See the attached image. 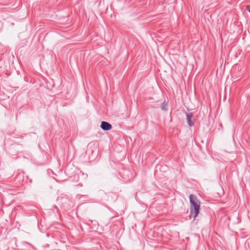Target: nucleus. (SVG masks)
Wrapping results in <instances>:
<instances>
[{
	"label": "nucleus",
	"instance_id": "obj_2",
	"mask_svg": "<svg viewBox=\"0 0 250 250\" xmlns=\"http://www.w3.org/2000/svg\"><path fill=\"white\" fill-rule=\"evenodd\" d=\"M186 117L188 125L190 127L193 126L194 122V118L193 117V113L191 112L187 113L186 115Z\"/></svg>",
	"mask_w": 250,
	"mask_h": 250
},
{
	"label": "nucleus",
	"instance_id": "obj_1",
	"mask_svg": "<svg viewBox=\"0 0 250 250\" xmlns=\"http://www.w3.org/2000/svg\"><path fill=\"white\" fill-rule=\"evenodd\" d=\"M189 198L190 204L189 217L195 219L199 212L200 202L198 200L197 196L193 194H190Z\"/></svg>",
	"mask_w": 250,
	"mask_h": 250
},
{
	"label": "nucleus",
	"instance_id": "obj_4",
	"mask_svg": "<svg viewBox=\"0 0 250 250\" xmlns=\"http://www.w3.org/2000/svg\"><path fill=\"white\" fill-rule=\"evenodd\" d=\"M167 106H168V104L167 102H166V101H164L161 106V108L162 110L164 111H167Z\"/></svg>",
	"mask_w": 250,
	"mask_h": 250
},
{
	"label": "nucleus",
	"instance_id": "obj_5",
	"mask_svg": "<svg viewBox=\"0 0 250 250\" xmlns=\"http://www.w3.org/2000/svg\"><path fill=\"white\" fill-rule=\"evenodd\" d=\"M246 9L250 13V5L247 6Z\"/></svg>",
	"mask_w": 250,
	"mask_h": 250
},
{
	"label": "nucleus",
	"instance_id": "obj_3",
	"mask_svg": "<svg viewBox=\"0 0 250 250\" xmlns=\"http://www.w3.org/2000/svg\"><path fill=\"white\" fill-rule=\"evenodd\" d=\"M101 128L104 131H108L112 128V125L110 124L105 121H102L101 124Z\"/></svg>",
	"mask_w": 250,
	"mask_h": 250
}]
</instances>
